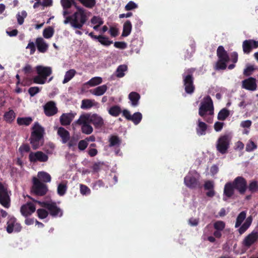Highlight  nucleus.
<instances>
[{
  "label": "nucleus",
  "mask_w": 258,
  "mask_h": 258,
  "mask_svg": "<svg viewBox=\"0 0 258 258\" xmlns=\"http://www.w3.org/2000/svg\"><path fill=\"white\" fill-rule=\"evenodd\" d=\"M217 55L218 59L229 61V56L227 52L223 46H219L217 50Z\"/></svg>",
  "instance_id": "393cba45"
},
{
  "label": "nucleus",
  "mask_w": 258,
  "mask_h": 258,
  "mask_svg": "<svg viewBox=\"0 0 258 258\" xmlns=\"http://www.w3.org/2000/svg\"><path fill=\"white\" fill-rule=\"evenodd\" d=\"M93 106V103L91 100L83 99L82 101L81 108L83 109H88Z\"/></svg>",
  "instance_id": "a18cd8bd"
},
{
  "label": "nucleus",
  "mask_w": 258,
  "mask_h": 258,
  "mask_svg": "<svg viewBox=\"0 0 258 258\" xmlns=\"http://www.w3.org/2000/svg\"><path fill=\"white\" fill-rule=\"evenodd\" d=\"M75 123L81 126L82 132L86 135H90L93 132V128L91 124L96 129H100L104 126L103 118L97 113L83 114Z\"/></svg>",
  "instance_id": "f257e3e1"
},
{
  "label": "nucleus",
  "mask_w": 258,
  "mask_h": 258,
  "mask_svg": "<svg viewBox=\"0 0 258 258\" xmlns=\"http://www.w3.org/2000/svg\"><path fill=\"white\" fill-rule=\"evenodd\" d=\"M103 165L104 163L101 162L94 163L92 167L93 172H98Z\"/></svg>",
  "instance_id": "052dcab7"
},
{
  "label": "nucleus",
  "mask_w": 258,
  "mask_h": 258,
  "mask_svg": "<svg viewBox=\"0 0 258 258\" xmlns=\"http://www.w3.org/2000/svg\"><path fill=\"white\" fill-rule=\"evenodd\" d=\"M127 66L126 65H120L117 68L116 71V76L118 78H122L124 76V72L127 70Z\"/></svg>",
  "instance_id": "79ce46f5"
},
{
  "label": "nucleus",
  "mask_w": 258,
  "mask_h": 258,
  "mask_svg": "<svg viewBox=\"0 0 258 258\" xmlns=\"http://www.w3.org/2000/svg\"><path fill=\"white\" fill-rule=\"evenodd\" d=\"M224 123L219 121H216L214 125V129L216 132H220L223 128Z\"/></svg>",
  "instance_id": "774afa93"
},
{
  "label": "nucleus",
  "mask_w": 258,
  "mask_h": 258,
  "mask_svg": "<svg viewBox=\"0 0 258 258\" xmlns=\"http://www.w3.org/2000/svg\"><path fill=\"white\" fill-rule=\"evenodd\" d=\"M247 188L251 193H255L258 191V182L256 180L250 181L247 185Z\"/></svg>",
  "instance_id": "c03bdc74"
},
{
  "label": "nucleus",
  "mask_w": 258,
  "mask_h": 258,
  "mask_svg": "<svg viewBox=\"0 0 258 258\" xmlns=\"http://www.w3.org/2000/svg\"><path fill=\"white\" fill-rule=\"evenodd\" d=\"M46 81V79L39 75L33 78V82L35 84H44L45 83Z\"/></svg>",
  "instance_id": "6e6d98bb"
},
{
  "label": "nucleus",
  "mask_w": 258,
  "mask_h": 258,
  "mask_svg": "<svg viewBox=\"0 0 258 258\" xmlns=\"http://www.w3.org/2000/svg\"><path fill=\"white\" fill-rule=\"evenodd\" d=\"M37 213L39 218L43 219L46 218L48 215V212L44 209H39L37 210Z\"/></svg>",
  "instance_id": "5fc2aeb1"
},
{
  "label": "nucleus",
  "mask_w": 258,
  "mask_h": 258,
  "mask_svg": "<svg viewBox=\"0 0 258 258\" xmlns=\"http://www.w3.org/2000/svg\"><path fill=\"white\" fill-rule=\"evenodd\" d=\"M132 29V25L130 21L127 20L123 25V30L121 36L122 37H127L128 36Z\"/></svg>",
  "instance_id": "c756f323"
},
{
  "label": "nucleus",
  "mask_w": 258,
  "mask_h": 258,
  "mask_svg": "<svg viewBox=\"0 0 258 258\" xmlns=\"http://www.w3.org/2000/svg\"><path fill=\"white\" fill-rule=\"evenodd\" d=\"M0 204L5 208H9L11 206V200L8 190L2 182H0Z\"/></svg>",
  "instance_id": "9b49d317"
},
{
  "label": "nucleus",
  "mask_w": 258,
  "mask_h": 258,
  "mask_svg": "<svg viewBox=\"0 0 258 258\" xmlns=\"http://www.w3.org/2000/svg\"><path fill=\"white\" fill-rule=\"evenodd\" d=\"M247 189L246 180L242 176L236 177L232 182H228L225 185L223 195L227 198H231L236 190L240 195H244Z\"/></svg>",
  "instance_id": "7ed1b4c3"
},
{
  "label": "nucleus",
  "mask_w": 258,
  "mask_h": 258,
  "mask_svg": "<svg viewBox=\"0 0 258 258\" xmlns=\"http://www.w3.org/2000/svg\"><path fill=\"white\" fill-rule=\"evenodd\" d=\"M254 70V69L252 66H249L244 70L243 74L245 76H249Z\"/></svg>",
  "instance_id": "338daca9"
},
{
  "label": "nucleus",
  "mask_w": 258,
  "mask_h": 258,
  "mask_svg": "<svg viewBox=\"0 0 258 258\" xmlns=\"http://www.w3.org/2000/svg\"><path fill=\"white\" fill-rule=\"evenodd\" d=\"M207 125L205 122L198 120V124L196 128L197 133L199 136L205 135L206 133L207 129Z\"/></svg>",
  "instance_id": "bb28decb"
},
{
  "label": "nucleus",
  "mask_w": 258,
  "mask_h": 258,
  "mask_svg": "<svg viewBox=\"0 0 258 258\" xmlns=\"http://www.w3.org/2000/svg\"><path fill=\"white\" fill-rule=\"evenodd\" d=\"M246 216V211H242L237 216L235 227L239 228L238 229V232L240 234L244 233L250 227L252 223V217L251 216H248L245 220L244 223L241 225L243 221L245 219Z\"/></svg>",
  "instance_id": "39448f33"
},
{
  "label": "nucleus",
  "mask_w": 258,
  "mask_h": 258,
  "mask_svg": "<svg viewBox=\"0 0 258 258\" xmlns=\"http://www.w3.org/2000/svg\"><path fill=\"white\" fill-rule=\"evenodd\" d=\"M27 13L25 11H22L21 14L19 13L17 14L16 17L17 19L18 23L19 25H22L24 23V19L27 17Z\"/></svg>",
  "instance_id": "8fccbe9b"
},
{
  "label": "nucleus",
  "mask_w": 258,
  "mask_h": 258,
  "mask_svg": "<svg viewBox=\"0 0 258 258\" xmlns=\"http://www.w3.org/2000/svg\"><path fill=\"white\" fill-rule=\"evenodd\" d=\"M91 22L93 24H98V25H100L103 24V20L97 16H93L91 20Z\"/></svg>",
  "instance_id": "69168bd1"
},
{
  "label": "nucleus",
  "mask_w": 258,
  "mask_h": 258,
  "mask_svg": "<svg viewBox=\"0 0 258 258\" xmlns=\"http://www.w3.org/2000/svg\"><path fill=\"white\" fill-rule=\"evenodd\" d=\"M122 115L127 120L132 121L135 125L138 124L142 119L141 113L137 112L131 115L130 112L127 109L122 110Z\"/></svg>",
  "instance_id": "ddd939ff"
},
{
  "label": "nucleus",
  "mask_w": 258,
  "mask_h": 258,
  "mask_svg": "<svg viewBox=\"0 0 258 258\" xmlns=\"http://www.w3.org/2000/svg\"><path fill=\"white\" fill-rule=\"evenodd\" d=\"M214 182L212 180H207L204 184V188L205 190H208L206 195L208 197L213 198L215 196L216 192L214 190Z\"/></svg>",
  "instance_id": "aec40b11"
},
{
  "label": "nucleus",
  "mask_w": 258,
  "mask_h": 258,
  "mask_svg": "<svg viewBox=\"0 0 258 258\" xmlns=\"http://www.w3.org/2000/svg\"><path fill=\"white\" fill-rule=\"evenodd\" d=\"M98 40L102 45L106 46H109L113 43V41L110 40L107 37L103 35H99Z\"/></svg>",
  "instance_id": "37998d69"
},
{
  "label": "nucleus",
  "mask_w": 258,
  "mask_h": 258,
  "mask_svg": "<svg viewBox=\"0 0 258 258\" xmlns=\"http://www.w3.org/2000/svg\"><path fill=\"white\" fill-rule=\"evenodd\" d=\"M19 151L21 153L23 152H29L30 151V148L28 144H23L19 148Z\"/></svg>",
  "instance_id": "0e129e2a"
},
{
  "label": "nucleus",
  "mask_w": 258,
  "mask_h": 258,
  "mask_svg": "<svg viewBox=\"0 0 258 258\" xmlns=\"http://www.w3.org/2000/svg\"><path fill=\"white\" fill-rule=\"evenodd\" d=\"M33 185L32 190L37 196H44L48 191V187L46 184L41 182L37 178L34 177L32 179Z\"/></svg>",
  "instance_id": "1a4fd4ad"
},
{
  "label": "nucleus",
  "mask_w": 258,
  "mask_h": 258,
  "mask_svg": "<svg viewBox=\"0 0 258 258\" xmlns=\"http://www.w3.org/2000/svg\"><path fill=\"white\" fill-rule=\"evenodd\" d=\"M229 114L230 112L228 109L223 108L218 113L217 116L218 119L220 120H225Z\"/></svg>",
  "instance_id": "58836bf2"
},
{
  "label": "nucleus",
  "mask_w": 258,
  "mask_h": 258,
  "mask_svg": "<svg viewBox=\"0 0 258 258\" xmlns=\"http://www.w3.org/2000/svg\"><path fill=\"white\" fill-rule=\"evenodd\" d=\"M225 227V223L222 221H217L214 223V228L217 230L223 231Z\"/></svg>",
  "instance_id": "603ef678"
},
{
  "label": "nucleus",
  "mask_w": 258,
  "mask_h": 258,
  "mask_svg": "<svg viewBox=\"0 0 258 258\" xmlns=\"http://www.w3.org/2000/svg\"><path fill=\"white\" fill-rule=\"evenodd\" d=\"M228 60H224L221 59H218L215 66V69L216 70H224L227 68V63Z\"/></svg>",
  "instance_id": "f704fd0d"
},
{
  "label": "nucleus",
  "mask_w": 258,
  "mask_h": 258,
  "mask_svg": "<svg viewBox=\"0 0 258 258\" xmlns=\"http://www.w3.org/2000/svg\"><path fill=\"white\" fill-rule=\"evenodd\" d=\"M57 108L54 102L52 101L47 102L44 106V112L47 116H51L57 113Z\"/></svg>",
  "instance_id": "f3484780"
},
{
  "label": "nucleus",
  "mask_w": 258,
  "mask_h": 258,
  "mask_svg": "<svg viewBox=\"0 0 258 258\" xmlns=\"http://www.w3.org/2000/svg\"><path fill=\"white\" fill-rule=\"evenodd\" d=\"M36 44L38 51L41 53L45 52L48 47V45L41 37H39L36 39Z\"/></svg>",
  "instance_id": "b1692460"
},
{
  "label": "nucleus",
  "mask_w": 258,
  "mask_h": 258,
  "mask_svg": "<svg viewBox=\"0 0 258 258\" xmlns=\"http://www.w3.org/2000/svg\"><path fill=\"white\" fill-rule=\"evenodd\" d=\"M242 88L249 91L256 90L257 84L256 79L253 77H249L242 81Z\"/></svg>",
  "instance_id": "6ab92c4d"
},
{
  "label": "nucleus",
  "mask_w": 258,
  "mask_h": 258,
  "mask_svg": "<svg viewBox=\"0 0 258 258\" xmlns=\"http://www.w3.org/2000/svg\"><path fill=\"white\" fill-rule=\"evenodd\" d=\"M231 140V138L229 135L221 136L217 142V150L222 154L227 153L230 146Z\"/></svg>",
  "instance_id": "6e6552de"
},
{
  "label": "nucleus",
  "mask_w": 258,
  "mask_h": 258,
  "mask_svg": "<svg viewBox=\"0 0 258 258\" xmlns=\"http://www.w3.org/2000/svg\"><path fill=\"white\" fill-rule=\"evenodd\" d=\"M138 8V5L133 1H130L125 6L126 11H131Z\"/></svg>",
  "instance_id": "4d7b16f0"
},
{
  "label": "nucleus",
  "mask_w": 258,
  "mask_h": 258,
  "mask_svg": "<svg viewBox=\"0 0 258 258\" xmlns=\"http://www.w3.org/2000/svg\"><path fill=\"white\" fill-rule=\"evenodd\" d=\"M184 182L186 186L190 188L194 189L201 187L199 180L191 175H187L184 177Z\"/></svg>",
  "instance_id": "a211bd4d"
},
{
  "label": "nucleus",
  "mask_w": 258,
  "mask_h": 258,
  "mask_svg": "<svg viewBox=\"0 0 258 258\" xmlns=\"http://www.w3.org/2000/svg\"><path fill=\"white\" fill-rule=\"evenodd\" d=\"M32 129L29 141L33 149L36 150L43 144L44 130L38 122L34 123Z\"/></svg>",
  "instance_id": "20e7f679"
},
{
  "label": "nucleus",
  "mask_w": 258,
  "mask_h": 258,
  "mask_svg": "<svg viewBox=\"0 0 258 258\" xmlns=\"http://www.w3.org/2000/svg\"><path fill=\"white\" fill-rule=\"evenodd\" d=\"M84 7L89 9L93 8L96 5V0H78Z\"/></svg>",
  "instance_id": "a19ab883"
},
{
  "label": "nucleus",
  "mask_w": 258,
  "mask_h": 258,
  "mask_svg": "<svg viewBox=\"0 0 258 258\" xmlns=\"http://www.w3.org/2000/svg\"><path fill=\"white\" fill-rule=\"evenodd\" d=\"M109 142L110 147L115 146H119L121 143V140L117 136H111L109 139Z\"/></svg>",
  "instance_id": "4c0bfd02"
},
{
  "label": "nucleus",
  "mask_w": 258,
  "mask_h": 258,
  "mask_svg": "<svg viewBox=\"0 0 258 258\" xmlns=\"http://www.w3.org/2000/svg\"><path fill=\"white\" fill-rule=\"evenodd\" d=\"M30 162L35 163L37 161L41 162H46L48 159V156L42 151L31 152L29 155Z\"/></svg>",
  "instance_id": "4468645a"
},
{
  "label": "nucleus",
  "mask_w": 258,
  "mask_h": 258,
  "mask_svg": "<svg viewBox=\"0 0 258 258\" xmlns=\"http://www.w3.org/2000/svg\"><path fill=\"white\" fill-rule=\"evenodd\" d=\"M38 179L42 182H50L51 180L50 175L45 171H39L37 174Z\"/></svg>",
  "instance_id": "c85d7f7f"
},
{
  "label": "nucleus",
  "mask_w": 258,
  "mask_h": 258,
  "mask_svg": "<svg viewBox=\"0 0 258 258\" xmlns=\"http://www.w3.org/2000/svg\"><path fill=\"white\" fill-rule=\"evenodd\" d=\"M57 134L61 138L62 144H66L70 140V134L68 131L63 127L58 128Z\"/></svg>",
  "instance_id": "4be33fe9"
},
{
  "label": "nucleus",
  "mask_w": 258,
  "mask_h": 258,
  "mask_svg": "<svg viewBox=\"0 0 258 258\" xmlns=\"http://www.w3.org/2000/svg\"><path fill=\"white\" fill-rule=\"evenodd\" d=\"M43 208L47 209L49 214L52 217H61L62 216L63 212L61 209L58 207L55 202L49 203L47 202H38Z\"/></svg>",
  "instance_id": "9d476101"
},
{
  "label": "nucleus",
  "mask_w": 258,
  "mask_h": 258,
  "mask_svg": "<svg viewBox=\"0 0 258 258\" xmlns=\"http://www.w3.org/2000/svg\"><path fill=\"white\" fill-rule=\"evenodd\" d=\"M32 121V118L31 117H18L17 119V123L19 125L28 126L31 124Z\"/></svg>",
  "instance_id": "72a5a7b5"
},
{
  "label": "nucleus",
  "mask_w": 258,
  "mask_h": 258,
  "mask_svg": "<svg viewBox=\"0 0 258 258\" xmlns=\"http://www.w3.org/2000/svg\"><path fill=\"white\" fill-rule=\"evenodd\" d=\"M54 33V29L52 27L49 26L43 30V35L45 38L49 39L52 37Z\"/></svg>",
  "instance_id": "ea45409f"
},
{
  "label": "nucleus",
  "mask_w": 258,
  "mask_h": 258,
  "mask_svg": "<svg viewBox=\"0 0 258 258\" xmlns=\"http://www.w3.org/2000/svg\"><path fill=\"white\" fill-rule=\"evenodd\" d=\"M67 189V186L64 183H59L58 185L57 188V192L59 196H63L66 192Z\"/></svg>",
  "instance_id": "de8ad7c7"
},
{
  "label": "nucleus",
  "mask_w": 258,
  "mask_h": 258,
  "mask_svg": "<svg viewBox=\"0 0 258 258\" xmlns=\"http://www.w3.org/2000/svg\"><path fill=\"white\" fill-rule=\"evenodd\" d=\"M6 230L8 233L13 232H19L22 229L21 224L17 222V219L14 217H11L7 222Z\"/></svg>",
  "instance_id": "f8f14e48"
},
{
  "label": "nucleus",
  "mask_w": 258,
  "mask_h": 258,
  "mask_svg": "<svg viewBox=\"0 0 258 258\" xmlns=\"http://www.w3.org/2000/svg\"><path fill=\"white\" fill-rule=\"evenodd\" d=\"M114 46L117 48L124 49L127 47V44L125 42L116 41L114 43Z\"/></svg>",
  "instance_id": "e2e57ef3"
},
{
  "label": "nucleus",
  "mask_w": 258,
  "mask_h": 258,
  "mask_svg": "<svg viewBox=\"0 0 258 258\" xmlns=\"http://www.w3.org/2000/svg\"><path fill=\"white\" fill-rule=\"evenodd\" d=\"M76 74V71L74 69H71L67 71L65 74L62 83L65 84L68 83L75 76Z\"/></svg>",
  "instance_id": "c9c22d12"
},
{
  "label": "nucleus",
  "mask_w": 258,
  "mask_h": 258,
  "mask_svg": "<svg viewBox=\"0 0 258 258\" xmlns=\"http://www.w3.org/2000/svg\"><path fill=\"white\" fill-rule=\"evenodd\" d=\"M16 114L13 110H10L5 113L4 118L5 121L9 123H11L15 118Z\"/></svg>",
  "instance_id": "473e14b6"
},
{
  "label": "nucleus",
  "mask_w": 258,
  "mask_h": 258,
  "mask_svg": "<svg viewBox=\"0 0 258 258\" xmlns=\"http://www.w3.org/2000/svg\"><path fill=\"white\" fill-rule=\"evenodd\" d=\"M78 139L75 137H70V140L68 142V146L69 149L74 151L77 145Z\"/></svg>",
  "instance_id": "49530a36"
},
{
  "label": "nucleus",
  "mask_w": 258,
  "mask_h": 258,
  "mask_svg": "<svg viewBox=\"0 0 258 258\" xmlns=\"http://www.w3.org/2000/svg\"><path fill=\"white\" fill-rule=\"evenodd\" d=\"M140 97V95L136 92H132L128 95V99L131 101L133 106H137L138 105Z\"/></svg>",
  "instance_id": "cd10ccee"
},
{
  "label": "nucleus",
  "mask_w": 258,
  "mask_h": 258,
  "mask_svg": "<svg viewBox=\"0 0 258 258\" xmlns=\"http://www.w3.org/2000/svg\"><path fill=\"white\" fill-rule=\"evenodd\" d=\"M36 210L35 205L31 202H27L23 205L20 208L21 214L25 217L31 215Z\"/></svg>",
  "instance_id": "dca6fc26"
},
{
  "label": "nucleus",
  "mask_w": 258,
  "mask_h": 258,
  "mask_svg": "<svg viewBox=\"0 0 258 258\" xmlns=\"http://www.w3.org/2000/svg\"><path fill=\"white\" fill-rule=\"evenodd\" d=\"M208 111L210 115H212L214 113L213 101L209 95L205 97L203 101L201 103L199 109V114L201 117H204Z\"/></svg>",
  "instance_id": "0eeeda50"
},
{
  "label": "nucleus",
  "mask_w": 258,
  "mask_h": 258,
  "mask_svg": "<svg viewBox=\"0 0 258 258\" xmlns=\"http://www.w3.org/2000/svg\"><path fill=\"white\" fill-rule=\"evenodd\" d=\"M60 3L63 9H68L71 7L72 5L78 6L75 0H60Z\"/></svg>",
  "instance_id": "e433bc0d"
},
{
  "label": "nucleus",
  "mask_w": 258,
  "mask_h": 258,
  "mask_svg": "<svg viewBox=\"0 0 258 258\" xmlns=\"http://www.w3.org/2000/svg\"><path fill=\"white\" fill-rule=\"evenodd\" d=\"M257 148V146L252 140H249L246 145L245 150L250 152Z\"/></svg>",
  "instance_id": "3c124183"
},
{
  "label": "nucleus",
  "mask_w": 258,
  "mask_h": 258,
  "mask_svg": "<svg viewBox=\"0 0 258 258\" xmlns=\"http://www.w3.org/2000/svg\"><path fill=\"white\" fill-rule=\"evenodd\" d=\"M88 145V143H87V141L84 139L79 141L78 143V147L80 151H83L86 149Z\"/></svg>",
  "instance_id": "13d9d810"
},
{
  "label": "nucleus",
  "mask_w": 258,
  "mask_h": 258,
  "mask_svg": "<svg viewBox=\"0 0 258 258\" xmlns=\"http://www.w3.org/2000/svg\"><path fill=\"white\" fill-rule=\"evenodd\" d=\"M75 117L73 113H63L60 117V122L62 125H70Z\"/></svg>",
  "instance_id": "5701e85b"
},
{
  "label": "nucleus",
  "mask_w": 258,
  "mask_h": 258,
  "mask_svg": "<svg viewBox=\"0 0 258 258\" xmlns=\"http://www.w3.org/2000/svg\"><path fill=\"white\" fill-rule=\"evenodd\" d=\"M121 112L122 113V111L118 105L112 106L108 110L109 114L114 117L118 116Z\"/></svg>",
  "instance_id": "7c9ffc66"
},
{
  "label": "nucleus",
  "mask_w": 258,
  "mask_h": 258,
  "mask_svg": "<svg viewBox=\"0 0 258 258\" xmlns=\"http://www.w3.org/2000/svg\"><path fill=\"white\" fill-rule=\"evenodd\" d=\"M107 87L105 85L100 86L94 89L90 92L96 96L102 95L107 90Z\"/></svg>",
  "instance_id": "2f4dec72"
},
{
  "label": "nucleus",
  "mask_w": 258,
  "mask_h": 258,
  "mask_svg": "<svg viewBox=\"0 0 258 258\" xmlns=\"http://www.w3.org/2000/svg\"><path fill=\"white\" fill-rule=\"evenodd\" d=\"M105 184L102 180H98L93 183L92 188L97 190L99 188L104 187Z\"/></svg>",
  "instance_id": "680f3d73"
},
{
  "label": "nucleus",
  "mask_w": 258,
  "mask_h": 258,
  "mask_svg": "<svg viewBox=\"0 0 258 258\" xmlns=\"http://www.w3.org/2000/svg\"><path fill=\"white\" fill-rule=\"evenodd\" d=\"M80 192L83 195H89L91 193L90 189L86 185L81 184L80 185Z\"/></svg>",
  "instance_id": "864d4df0"
},
{
  "label": "nucleus",
  "mask_w": 258,
  "mask_h": 258,
  "mask_svg": "<svg viewBox=\"0 0 258 258\" xmlns=\"http://www.w3.org/2000/svg\"><path fill=\"white\" fill-rule=\"evenodd\" d=\"M252 39H248L243 41L242 43V49L243 52L245 54H249L254 47H253V43L251 42Z\"/></svg>",
  "instance_id": "a878e982"
},
{
  "label": "nucleus",
  "mask_w": 258,
  "mask_h": 258,
  "mask_svg": "<svg viewBox=\"0 0 258 258\" xmlns=\"http://www.w3.org/2000/svg\"><path fill=\"white\" fill-rule=\"evenodd\" d=\"M40 91V90L38 87H31L28 89V93L31 97L35 96Z\"/></svg>",
  "instance_id": "bf43d9fd"
},
{
  "label": "nucleus",
  "mask_w": 258,
  "mask_h": 258,
  "mask_svg": "<svg viewBox=\"0 0 258 258\" xmlns=\"http://www.w3.org/2000/svg\"><path fill=\"white\" fill-rule=\"evenodd\" d=\"M102 79L101 77H96L90 79L87 84L90 86L98 85L102 83Z\"/></svg>",
  "instance_id": "09e8293b"
},
{
  "label": "nucleus",
  "mask_w": 258,
  "mask_h": 258,
  "mask_svg": "<svg viewBox=\"0 0 258 258\" xmlns=\"http://www.w3.org/2000/svg\"><path fill=\"white\" fill-rule=\"evenodd\" d=\"M37 73L47 79V77L49 76L52 73V70L50 67H43L42 66H37L36 68Z\"/></svg>",
  "instance_id": "412c9836"
},
{
  "label": "nucleus",
  "mask_w": 258,
  "mask_h": 258,
  "mask_svg": "<svg viewBox=\"0 0 258 258\" xmlns=\"http://www.w3.org/2000/svg\"><path fill=\"white\" fill-rule=\"evenodd\" d=\"M77 11L71 16L66 17L64 24L70 23L71 26L75 29H82L83 26L89 19V12L78 6H76Z\"/></svg>",
  "instance_id": "f03ea898"
},
{
  "label": "nucleus",
  "mask_w": 258,
  "mask_h": 258,
  "mask_svg": "<svg viewBox=\"0 0 258 258\" xmlns=\"http://www.w3.org/2000/svg\"><path fill=\"white\" fill-rule=\"evenodd\" d=\"M258 241V230H253L243 239L242 244L246 247H250Z\"/></svg>",
  "instance_id": "2eb2a0df"
},
{
  "label": "nucleus",
  "mask_w": 258,
  "mask_h": 258,
  "mask_svg": "<svg viewBox=\"0 0 258 258\" xmlns=\"http://www.w3.org/2000/svg\"><path fill=\"white\" fill-rule=\"evenodd\" d=\"M193 72L192 69H189L186 71L187 74L185 73L182 75L185 91L186 93L189 94H192L195 90V86L194 84Z\"/></svg>",
  "instance_id": "423d86ee"
}]
</instances>
